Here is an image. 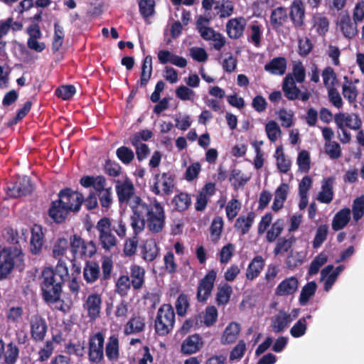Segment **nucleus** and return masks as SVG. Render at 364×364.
Masks as SVG:
<instances>
[{"mask_svg":"<svg viewBox=\"0 0 364 364\" xmlns=\"http://www.w3.org/2000/svg\"><path fill=\"white\" fill-rule=\"evenodd\" d=\"M68 248V241L64 237H61L57 240L53 247V255L55 258L58 260L60 259L62 262V257L64 255Z\"/></svg>","mask_w":364,"mask_h":364,"instance_id":"nucleus-61","label":"nucleus"},{"mask_svg":"<svg viewBox=\"0 0 364 364\" xmlns=\"http://www.w3.org/2000/svg\"><path fill=\"white\" fill-rule=\"evenodd\" d=\"M289 186L287 183H282L275 191V196L272 208L277 212L282 208L284 203L287 198Z\"/></svg>","mask_w":364,"mask_h":364,"instance_id":"nucleus-37","label":"nucleus"},{"mask_svg":"<svg viewBox=\"0 0 364 364\" xmlns=\"http://www.w3.org/2000/svg\"><path fill=\"white\" fill-rule=\"evenodd\" d=\"M217 273L215 269H211L199 281L196 293V298L199 302H205L210 297L214 288Z\"/></svg>","mask_w":364,"mask_h":364,"instance_id":"nucleus-9","label":"nucleus"},{"mask_svg":"<svg viewBox=\"0 0 364 364\" xmlns=\"http://www.w3.org/2000/svg\"><path fill=\"white\" fill-rule=\"evenodd\" d=\"M264 259L261 255L255 257L247 267L246 271L247 279L253 280L257 278L264 269Z\"/></svg>","mask_w":364,"mask_h":364,"instance_id":"nucleus-31","label":"nucleus"},{"mask_svg":"<svg viewBox=\"0 0 364 364\" xmlns=\"http://www.w3.org/2000/svg\"><path fill=\"white\" fill-rule=\"evenodd\" d=\"M201 323H202V315L200 314H198L197 315H195L193 317H191V318L186 319L183 322V323L181 328V331L183 333H187L193 328H199L200 326Z\"/></svg>","mask_w":364,"mask_h":364,"instance_id":"nucleus-62","label":"nucleus"},{"mask_svg":"<svg viewBox=\"0 0 364 364\" xmlns=\"http://www.w3.org/2000/svg\"><path fill=\"white\" fill-rule=\"evenodd\" d=\"M174 209L178 212L187 210L191 205V196L184 192L176 195L172 200Z\"/></svg>","mask_w":364,"mask_h":364,"instance_id":"nucleus-40","label":"nucleus"},{"mask_svg":"<svg viewBox=\"0 0 364 364\" xmlns=\"http://www.w3.org/2000/svg\"><path fill=\"white\" fill-rule=\"evenodd\" d=\"M14 267V260L12 255L6 251L0 254V280L9 274Z\"/></svg>","mask_w":364,"mask_h":364,"instance_id":"nucleus-33","label":"nucleus"},{"mask_svg":"<svg viewBox=\"0 0 364 364\" xmlns=\"http://www.w3.org/2000/svg\"><path fill=\"white\" fill-rule=\"evenodd\" d=\"M334 178L329 177L325 178L321 185V191L318 193L317 199L322 203L328 204L333 199V186Z\"/></svg>","mask_w":364,"mask_h":364,"instance_id":"nucleus-29","label":"nucleus"},{"mask_svg":"<svg viewBox=\"0 0 364 364\" xmlns=\"http://www.w3.org/2000/svg\"><path fill=\"white\" fill-rule=\"evenodd\" d=\"M240 332V326L236 322H231L223 331L220 342L223 345H228L234 343Z\"/></svg>","mask_w":364,"mask_h":364,"instance_id":"nucleus-34","label":"nucleus"},{"mask_svg":"<svg viewBox=\"0 0 364 364\" xmlns=\"http://www.w3.org/2000/svg\"><path fill=\"white\" fill-rule=\"evenodd\" d=\"M131 210V227L134 236L125 240L123 249L124 254L127 257L136 254L139 243L138 235L144 230L146 225L149 231L154 234L161 232L166 225L164 208L156 198L148 203L141 197L136 196L132 203Z\"/></svg>","mask_w":364,"mask_h":364,"instance_id":"nucleus-1","label":"nucleus"},{"mask_svg":"<svg viewBox=\"0 0 364 364\" xmlns=\"http://www.w3.org/2000/svg\"><path fill=\"white\" fill-rule=\"evenodd\" d=\"M76 92V88L73 85H62L55 90V95L63 99V100H68L71 99Z\"/></svg>","mask_w":364,"mask_h":364,"instance_id":"nucleus-64","label":"nucleus"},{"mask_svg":"<svg viewBox=\"0 0 364 364\" xmlns=\"http://www.w3.org/2000/svg\"><path fill=\"white\" fill-rule=\"evenodd\" d=\"M58 198L70 213H77L80 212L83 204L82 193L74 191L71 188L61 189L58 193Z\"/></svg>","mask_w":364,"mask_h":364,"instance_id":"nucleus-8","label":"nucleus"},{"mask_svg":"<svg viewBox=\"0 0 364 364\" xmlns=\"http://www.w3.org/2000/svg\"><path fill=\"white\" fill-rule=\"evenodd\" d=\"M215 183L213 182L206 183L204 186L200 189L196 195V201L195 208L197 211L203 212L206 208L209 198L216 193Z\"/></svg>","mask_w":364,"mask_h":364,"instance_id":"nucleus-12","label":"nucleus"},{"mask_svg":"<svg viewBox=\"0 0 364 364\" xmlns=\"http://www.w3.org/2000/svg\"><path fill=\"white\" fill-rule=\"evenodd\" d=\"M102 302L101 296L97 293H92L87 297L83 307L91 320L94 321L100 316Z\"/></svg>","mask_w":364,"mask_h":364,"instance_id":"nucleus-17","label":"nucleus"},{"mask_svg":"<svg viewBox=\"0 0 364 364\" xmlns=\"http://www.w3.org/2000/svg\"><path fill=\"white\" fill-rule=\"evenodd\" d=\"M255 218V214L252 211L248 213L247 216H240L236 220L235 224V228L237 230H240L242 235L247 234L253 224Z\"/></svg>","mask_w":364,"mask_h":364,"instance_id":"nucleus-38","label":"nucleus"},{"mask_svg":"<svg viewBox=\"0 0 364 364\" xmlns=\"http://www.w3.org/2000/svg\"><path fill=\"white\" fill-rule=\"evenodd\" d=\"M202 315V323L207 327L214 325L218 319V312L215 306H208L205 308V311Z\"/></svg>","mask_w":364,"mask_h":364,"instance_id":"nucleus-52","label":"nucleus"},{"mask_svg":"<svg viewBox=\"0 0 364 364\" xmlns=\"http://www.w3.org/2000/svg\"><path fill=\"white\" fill-rule=\"evenodd\" d=\"M287 20L288 12L285 7L279 6L272 11L270 23L274 30H279Z\"/></svg>","mask_w":364,"mask_h":364,"instance_id":"nucleus-26","label":"nucleus"},{"mask_svg":"<svg viewBox=\"0 0 364 364\" xmlns=\"http://www.w3.org/2000/svg\"><path fill=\"white\" fill-rule=\"evenodd\" d=\"M130 282L134 290L141 289L145 283V269L139 264H132L130 266Z\"/></svg>","mask_w":364,"mask_h":364,"instance_id":"nucleus-23","label":"nucleus"},{"mask_svg":"<svg viewBox=\"0 0 364 364\" xmlns=\"http://www.w3.org/2000/svg\"><path fill=\"white\" fill-rule=\"evenodd\" d=\"M175 312L171 304H163L158 310L154 321L156 333L161 336L168 335L175 324Z\"/></svg>","mask_w":364,"mask_h":364,"instance_id":"nucleus-3","label":"nucleus"},{"mask_svg":"<svg viewBox=\"0 0 364 364\" xmlns=\"http://www.w3.org/2000/svg\"><path fill=\"white\" fill-rule=\"evenodd\" d=\"M100 269L95 261H87L83 269V278L87 284H93L100 279Z\"/></svg>","mask_w":364,"mask_h":364,"instance_id":"nucleus-27","label":"nucleus"},{"mask_svg":"<svg viewBox=\"0 0 364 364\" xmlns=\"http://www.w3.org/2000/svg\"><path fill=\"white\" fill-rule=\"evenodd\" d=\"M245 26L246 21L242 17L230 19L226 24L228 37L232 39L240 38L243 35Z\"/></svg>","mask_w":364,"mask_h":364,"instance_id":"nucleus-20","label":"nucleus"},{"mask_svg":"<svg viewBox=\"0 0 364 364\" xmlns=\"http://www.w3.org/2000/svg\"><path fill=\"white\" fill-rule=\"evenodd\" d=\"M102 274H100L101 284H107V282L111 279L113 270V260L112 257L104 256L102 258L101 263Z\"/></svg>","mask_w":364,"mask_h":364,"instance_id":"nucleus-41","label":"nucleus"},{"mask_svg":"<svg viewBox=\"0 0 364 364\" xmlns=\"http://www.w3.org/2000/svg\"><path fill=\"white\" fill-rule=\"evenodd\" d=\"M105 355L109 361H117L119 358V341L116 335L109 337L105 345Z\"/></svg>","mask_w":364,"mask_h":364,"instance_id":"nucleus-28","label":"nucleus"},{"mask_svg":"<svg viewBox=\"0 0 364 364\" xmlns=\"http://www.w3.org/2000/svg\"><path fill=\"white\" fill-rule=\"evenodd\" d=\"M223 225L224 223L222 217L216 216L213 218L210 227V234L212 241L216 242L220 239L223 229Z\"/></svg>","mask_w":364,"mask_h":364,"instance_id":"nucleus-53","label":"nucleus"},{"mask_svg":"<svg viewBox=\"0 0 364 364\" xmlns=\"http://www.w3.org/2000/svg\"><path fill=\"white\" fill-rule=\"evenodd\" d=\"M350 209L343 208L336 213L332 220V229L338 231L343 229L350 222Z\"/></svg>","mask_w":364,"mask_h":364,"instance_id":"nucleus-30","label":"nucleus"},{"mask_svg":"<svg viewBox=\"0 0 364 364\" xmlns=\"http://www.w3.org/2000/svg\"><path fill=\"white\" fill-rule=\"evenodd\" d=\"M159 247L154 239L146 240L141 246V257L146 262H153L159 255Z\"/></svg>","mask_w":364,"mask_h":364,"instance_id":"nucleus-24","label":"nucleus"},{"mask_svg":"<svg viewBox=\"0 0 364 364\" xmlns=\"http://www.w3.org/2000/svg\"><path fill=\"white\" fill-rule=\"evenodd\" d=\"M204 343L203 338L198 333L188 336L181 343V352L184 355H191L198 352Z\"/></svg>","mask_w":364,"mask_h":364,"instance_id":"nucleus-16","label":"nucleus"},{"mask_svg":"<svg viewBox=\"0 0 364 364\" xmlns=\"http://www.w3.org/2000/svg\"><path fill=\"white\" fill-rule=\"evenodd\" d=\"M296 239L294 236H291L289 238L279 237L276 243L274 248L273 253L275 256L279 255L281 253L287 252L289 250H292L291 247L296 242Z\"/></svg>","mask_w":364,"mask_h":364,"instance_id":"nucleus-42","label":"nucleus"},{"mask_svg":"<svg viewBox=\"0 0 364 364\" xmlns=\"http://www.w3.org/2000/svg\"><path fill=\"white\" fill-rule=\"evenodd\" d=\"M277 166L279 171L282 173H287L291 168V161L285 157L282 146L276 149Z\"/></svg>","mask_w":364,"mask_h":364,"instance_id":"nucleus-51","label":"nucleus"},{"mask_svg":"<svg viewBox=\"0 0 364 364\" xmlns=\"http://www.w3.org/2000/svg\"><path fill=\"white\" fill-rule=\"evenodd\" d=\"M284 228V222L283 219H277L274 221L267 231V241L269 243L274 242L282 232Z\"/></svg>","mask_w":364,"mask_h":364,"instance_id":"nucleus-45","label":"nucleus"},{"mask_svg":"<svg viewBox=\"0 0 364 364\" xmlns=\"http://www.w3.org/2000/svg\"><path fill=\"white\" fill-rule=\"evenodd\" d=\"M85 350L84 341L82 343L77 341L76 343L69 342L65 345V351L69 355H74L78 358H82L85 355Z\"/></svg>","mask_w":364,"mask_h":364,"instance_id":"nucleus-56","label":"nucleus"},{"mask_svg":"<svg viewBox=\"0 0 364 364\" xmlns=\"http://www.w3.org/2000/svg\"><path fill=\"white\" fill-rule=\"evenodd\" d=\"M317 284L316 282L312 281L306 283V284H305L301 289L299 299V304L301 306L306 305L311 297L315 294Z\"/></svg>","mask_w":364,"mask_h":364,"instance_id":"nucleus-46","label":"nucleus"},{"mask_svg":"<svg viewBox=\"0 0 364 364\" xmlns=\"http://www.w3.org/2000/svg\"><path fill=\"white\" fill-rule=\"evenodd\" d=\"M145 319L141 316L132 317L125 325L124 333L126 335L140 333L144 330Z\"/></svg>","mask_w":364,"mask_h":364,"instance_id":"nucleus-39","label":"nucleus"},{"mask_svg":"<svg viewBox=\"0 0 364 364\" xmlns=\"http://www.w3.org/2000/svg\"><path fill=\"white\" fill-rule=\"evenodd\" d=\"M156 3L154 0H140L139 1V13L144 18H149L155 13Z\"/></svg>","mask_w":364,"mask_h":364,"instance_id":"nucleus-58","label":"nucleus"},{"mask_svg":"<svg viewBox=\"0 0 364 364\" xmlns=\"http://www.w3.org/2000/svg\"><path fill=\"white\" fill-rule=\"evenodd\" d=\"M132 287L129 277L128 275L123 274L119 276L116 282L115 291L119 296L124 297L128 294Z\"/></svg>","mask_w":364,"mask_h":364,"instance_id":"nucleus-49","label":"nucleus"},{"mask_svg":"<svg viewBox=\"0 0 364 364\" xmlns=\"http://www.w3.org/2000/svg\"><path fill=\"white\" fill-rule=\"evenodd\" d=\"M264 70L274 75H284L287 70V60L284 57H277L264 65Z\"/></svg>","mask_w":364,"mask_h":364,"instance_id":"nucleus-36","label":"nucleus"},{"mask_svg":"<svg viewBox=\"0 0 364 364\" xmlns=\"http://www.w3.org/2000/svg\"><path fill=\"white\" fill-rule=\"evenodd\" d=\"M250 176H247L242 173V171L238 168H233L230 171L229 181H234L232 183V187L235 190H237L242 188L245 184L250 180Z\"/></svg>","mask_w":364,"mask_h":364,"instance_id":"nucleus-43","label":"nucleus"},{"mask_svg":"<svg viewBox=\"0 0 364 364\" xmlns=\"http://www.w3.org/2000/svg\"><path fill=\"white\" fill-rule=\"evenodd\" d=\"M33 191V186L28 177L24 176L17 179L11 186L8 187L7 195L12 198H18L29 195Z\"/></svg>","mask_w":364,"mask_h":364,"instance_id":"nucleus-11","label":"nucleus"},{"mask_svg":"<svg viewBox=\"0 0 364 364\" xmlns=\"http://www.w3.org/2000/svg\"><path fill=\"white\" fill-rule=\"evenodd\" d=\"M70 248L73 255L71 262L77 258H91L97 252L96 245L93 241L85 242L78 235L74 234L70 237Z\"/></svg>","mask_w":364,"mask_h":364,"instance_id":"nucleus-5","label":"nucleus"},{"mask_svg":"<svg viewBox=\"0 0 364 364\" xmlns=\"http://www.w3.org/2000/svg\"><path fill=\"white\" fill-rule=\"evenodd\" d=\"M289 18L296 28H301L304 25L305 9L301 0H294L289 11Z\"/></svg>","mask_w":364,"mask_h":364,"instance_id":"nucleus-19","label":"nucleus"},{"mask_svg":"<svg viewBox=\"0 0 364 364\" xmlns=\"http://www.w3.org/2000/svg\"><path fill=\"white\" fill-rule=\"evenodd\" d=\"M70 213V210L58 198L51 202L48 211L49 217L57 224L64 223Z\"/></svg>","mask_w":364,"mask_h":364,"instance_id":"nucleus-15","label":"nucleus"},{"mask_svg":"<svg viewBox=\"0 0 364 364\" xmlns=\"http://www.w3.org/2000/svg\"><path fill=\"white\" fill-rule=\"evenodd\" d=\"M105 336L102 332L91 335L88 339L87 356L91 364H99L105 358Z\"/></svg>","mask_w":364,"mask_h":364,"instance_id":"nucleus-6","label":"nucleus"},{"mask_svg":"<svg viewBox=\"0 0 364 364\" xmlns=\"http://www.w3.org/2000/svg\"><path fill=\"white\" fill-rule=\"evenodd\" d=\"M299 281L292 276L282 281L275 289V294L279 296H286L294 294L298 289Z\"/></svg>","mask_w":364,"mask_h":364,"instance_id":"nucleus-21","label":"nucleus"},{"mask_svg":"<svg viewBox=\"0 0 364 364\" xmlns=\"http://www.w3.org/2000/svg\"><path fill=\"white\" fill-rule=\"evenodd\" d=\"M353 220L359 221L364 215V194L354 199L352 205Z\"/></svg>","mask_w":364,"mask_h":364,"instance_id":"nucleus-57","label":"nucleus"},{"mask_svg":"<svg viewBox=\"0 0 364 364\" xmlns=\"http://www.w3.org/2000/svg\"><path fill=\"white\" fill-rule=\"evenodd\" d=\"M99 233V244L106 252H110L117 247L118 240L112 232V221L108 217H103L96 224Z\"/></svg>","mask_w":364,"mask_h":364,"instance_id":"nucleus-4","label":"nucleus"},{"mask_svg":"<svg viewBox=\"0 0 364 364\" xmlns=\"http://www.w3.org/2000/svg\"><path fill=\"white\" fill-rule=\"evenodd\" d=\"M70 278L68 268L60 259L55 269L46 267L41 276V296L48 305L55 304L61 300L63 285Z\"/></svg>","mask_w":364,"mask_h":364,"instance_id":"nucleus-2","label":"nucleus"},{"mask_svg":"<svg viewBox=\"0 0 364 364\" xmlns=\"http://www.w3.org/2000/svg\"><path fill=\"white\" fill-rule=\"evenodd\" d=\"M117 183L115 188L119 203H127L132 198L134 200L135 189L131 180L126 178L123 182L117 181Z\"/></svg>","mask_w":364,"mask_h":364,"instance_id":"nucleus-14","label":"nucleus"},{"mask_svg":"<svg viewBox=\"0 0 364 364\" xmlns=\"http://www.w3.org/2000/svg\"><path fill=\"white\" fill-rule=\"evenodd\" d=\"M338 25L343 35L348 39L354 38L358 33L357 22L353 21L348 13L341 15Z\"/></svg>","mask_w":364,"mask_h":364,"instance_id":"nucleus-18","label":"nucleus"},{"mask_svg":"<svg viewBox=\"0 0 364 364\" xmlns=\"http://www.w3.org/2000/svg\"><path fill=\"white\" fill-rule=\"evenodd\" d=\"M343 269V266L340 265L338 266L334 271H333V265L328 264L321 270V279H323L326 278L324 282V290L326 291H328L331 289L332 286L336 282L338 276Z\"/></svg>","mask_w":364,"mask_h":364,"instance_id":"nucleus-22","label":"nucleus"},{"mask_svg":"<svg viewBox=\"0 0 364 364\" xmlns=\"http://www.w3.org/2000/svg\"><path fill=\"white\" fill-rule=\"evenodd\" d=\"M334 122L338 128L345 127L353 130H358L362 126L361 119L355 114L337 113L334 116Z\"/></svg>","mask_w":364,"mask_h":364,"instance_id":"nucleus-13","label":"nucleus"},{"mask_svg":"<svg viewBox=\"0 0 364 364\" xmlns=\"http://www.w3.org/2000/svg\"><path fill=\"white\" fill-rule=\"evenodd\" d=\"M323 85L328 87H335L338 85V78L336 72L331 66L326 67L321 73Z\"/></svg>","mask_w":364,"mask_h":364,"instance_id":"nucleus-50","label":"nucleus"},{"mask_svg":"<svg viewBox=\"0 0 364 364\" xmlns=\"http://www.w3.org/2000/svg\"><path fill=\"white\" fill-rule=\"evenodd\" d=\"M328 233V226L327 225H320L317 228L316 235L312 242V246L314 249H317L321 246L327 239Z\"/></svg>","mask_w":364,"mask_h":364,"instance_id":"nucleus-55","label":"nucleus"},{"mask_svg":"<svg viewBox=\"0 0 364 364\" xmlns=\"http://www.w3.org/2000/svg\"><path fill=\"white\" fill-rule=\"evenodd\" d=\"M203 22L208 23L209 20L207 18L200 16L196 22L197 29L204 40H212L218 33L212 28L203 26Z\"/></svg>","mask_w":364,"mask_h":364,"instance_id":"nucleus-48","label":"nucleus"},{"mask_svg":"<svg viewBox=\"0 0 364 364\" xmlns=\"http://www.w3.org/2000/svg\"><path fill=\"white\" fill-rule=\"evenodd\" d=\"M304 262V257L301 252H294L291 250L288 255L285 264L286 267L289 269L294 270L297 267L301 265Z\"/></svg>","mask_w":364,"mask_h":364,"instance_id":"nucleus-59","label":"nucleus"},{"mask_svg":"<svg viewBox=\"0 0 364 364\" xmlns=\"http://www.w3.org/2000/svg\"><path fill=\"white\" fill-rule=\"evenodd\" d=\"M48 326L46 319L40 314H34L30 319V335L35 343L43 342L46 336Z\"/></svg>","mask_w":364,"mask_h":364,"instance_id":"nucleus-10","label":"nucleus"},{"mask_svg":"<svg viewBox=\"0 0 364 364\" xmlns=\"http://www.w3.org/2000/svg\"><path fill=\"white\" fill-rule=\"evenodd\" d=\"M117 159L124 165L130 164L134 159V153L132 149L122 146L116 150Z\"/></svg>","mask_w":364,"mask_h":364,"instance_id":"nucleus-54","label":"nucleus"},{"mask_svg":"<svg viewBox=\"0 0 364 364\" xmlns=\"http://www.w3.org/2000/svg\"><path fill=\"white\" fill-rule=\"evenodd\" d=\"M54 350V345L52 341H46L42 348L38 352L37 361L44 363L52 355Z\"/></svg>","mask_w":364,"mask_h":364,"instance_id":"nucleus-60","label":"nucleus"},{"mask_svg":"<svg viewBox=\"0 0 364 364\" xmlns=\"http://www.w3.org/2000/svg\"><path fill=\"white\" fill-rule=\"evenodd\" d=\"M296 81L293 78V75L288 73L283 79L282 84V90L286 98L289 100L294 101L300 99L303 102H306L309 100L311 94L309 92L306 87H304V91H301L296 86Z\"/></svg>","mask_w":364,"mask_h":364,"instance_id":"nucleus-7","label":"nucleus"},{"mask_svg":"<svg viewBox=\"0 0 364 364\" xmlns=\"http://www.w3.org/2000/svg\"><path fill=\"white\" fill-rule=\"evenodd\" d=\"M291 321V314L281 310L272 318L271 326L273 331L278 333L282 332Z\"/></svg>","mask_w":364,"mask_h":364,"instance_id":"nucleus-25","label":"nucleus"},{"mask_svg":"<svg viewBox=\"0 0 364 364\" xmlns=\"http://www.w3.org/2000/svg\"><path fill=\"white\" fill-rule=\"evenodd\" d=\"M43 245V233L40 226L36 225L31 229V237L30 241L31 252L34 254H38Z\"/></svg>","mask_w":364,"mask_h":364,"instance_id":"nucleus-32","label":"nucleus"},{"mask_svg":"<svg viewBox=\"0 0 364 364\" xmlns=\"http://www.w3.org/2000/svg\"><path fill=\"white\" fill-rule=\"evenodd\" d=\"M232 293V287L227 283L218 287L216 294V303L218 306L227 304Z\"/></svg>","mask_w":364,"mask_h":364,"instance_id":"nucleus-47","label":"nucleus"},{"mask_svg":"<svg viewBox=\"0 0 364 364\" xmlns=\"http://www.w3.org/2000/svg\"><path fill=\"white\" fill-rule=\"evenodd\" d=\"M189 306L188 296L184 293L180 294L175 304L177 314L179 316H184Z\"/></svg>","mask_w":364,"mask_h":364,"instance_id":"nucleus-63","label":"nucleus"},{"mask_svg":"<svg viewBox=\"0 0 364 364\" xmlns=\"http://www.w3.org/2000/svg\"><path fill=\"white\" fill-rule=\"evenodd\" d=\"M19 348L14 342H10L6 345V350H4V364H16L19 358Z\"/></svg>","mask_w":364,"mask_h":364,"instance_id":"nucleus-44","label":"nucleus"},{"mask_svg":"<svg viewBox=\"0 0 364 364\" xmlns=\"http://www.w3.org/2000/svg\"><path fill=\"white\" fill-rule=\"evenodd\" d=\"M152 72V57L149 55L144 58L141 64L140 80L138 81V83L141 87H144L147 85L149 80L151 77Z\"/></svg>","mask_w":364,"mask_h":364,"instance_id":"nucleus-35","label":"nucleus"}]
</instances>
